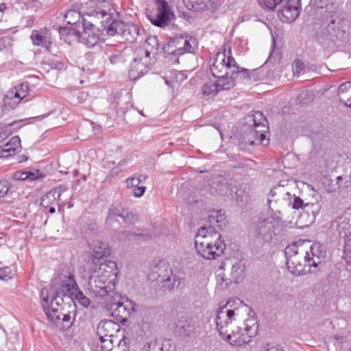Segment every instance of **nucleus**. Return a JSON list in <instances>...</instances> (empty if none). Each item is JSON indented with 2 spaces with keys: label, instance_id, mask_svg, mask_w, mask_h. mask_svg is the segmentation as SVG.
I'll return each instance as SVG.
<instances>
[{
  "label": "nucleus",
  "instance_id": "nucleus-15",
  "mask_svg": "<svg viewBox=\"0 0 351 351\" xmlns=\"http://www.w3.org/2000/svg\"><path fill=\"white\" fill-rule=\"evenodd\" d=\"M244 265L236 262L231 266V269L228 274L219 272L217 278L219 282L224 283L225 287H228L230 284L239 283L244 278Z\"/></svg>",
  "mask_w": 351,
  "mask_h": 351
},
{
  "label": "nucleus",
  "instance_id": "nucleus-23",
  "mask_svg": "<svg viewBox=\"0 0 351 351\" xmlns=\"http://www.w3.org/2000/svg\"><path fill=\"white\" fill-rule=\"evenodd\" d=\"M159 43L156 36H149L144 45L145 51H141V55L149 58L151 53L156 54L159 51Z\"/></svg>",
  "mask_w": 351,
  "mask_h": 351
},
{
  "label": "nucleus",
  "instance_id": "nucleus-6",
  "mask_svg": "<svg viewBox=\"0 0 351 351\" xmlns=\"http://www.w3.org/2000/svg\"><path fill=\"white\" fill-rule=\"evenodd\" d=\"M42 307L49 320L53 323L60 321L62 311L69 304L61 295L50 293L47 287L43 288L40 293Z\"/></svg>",
  "mask_w": 351,
  "mask_h": 351
},
{
  "label": "nucleus",
  "instance_id": "nucleus-29",
  "mask_svg": "<svg viewBox=\"0 0 351 351\" xmlns=\"http://www.w3.org/2000/svg\"><path fill=\"white\" fill-rule=\"evenodd\" d=\"M72 294V300L71 302V306H69V308L75 309V300L77 301L82 306L84 307H87L90 304V300L87 298L83 293L79 289V287H77V289Z\"/></svg>",
  "mask_w": 351,
  "mask_h": 351
},
{
  "label": "nucleus",
  "instance_id": "nucleus-30",
  "mask_svg": "<svg viewBox=\"0 0 351 351\" xmlns=\"http://www.w3.org/2000/svg\"><path fill=\"white\" fill-rule=\"evenodd\" d=\"M309 186H310L308 185V187ZM308 195H311L313 199L312 202H308V204L311 205V212L313 215L315 217L320 210L321 205L319 204V202L322 197L313 187H311V189L308 188Z\"/></svg>",
  "mask_w": 351,
  "mask_h": 351
},
{
  "label": "nucleus",
  "instance_id": "nucleus-62",
  "mask_svg": "<svg viewBox=\"0 0 351 351\" xmlns=\"http://www.w3.org/2000/svg\"><path fill=\"white\" fill-rule=\"evenodd\" d=\"M84 24H85L86 27L88 29H91L90 27H93V24L91 23L86 22L85 20L83 19H82V31H84Z\"/></svg>",
  "mask_w": 351,
  "mask_h": 351
},
{
  "label": "nucleus",
  "instance_id": "nucleus-55",
  "mask_svg": "<svg viewBox=\"0 0 351 351\" xmlns=\"http://www.w3.org/2000/svg\"><path fill=\"white\" fill-rule=\"evenodd\" d=\"M14 155L8 148L4 147V145L0 146V158H7L10 156Z\"/></svg>",
  "mask_w": 351,
  "mask_h": 351
},
{
  "label": "nucleus",
  "instance_id": "nucleus-27",
  "mask_svg": "<svg viewBox=\"0 0 351 351\" xmlns=\"http://www.w3.org/2000/svg\"><path fill=\"white\" fill-rule=\"evenodd\" d=\"M211 187L215 190L212 193L213 194H227V189L228 187L226 178L223 176L215 178L211 183Z\"/></svg>",
  "mask_w": 351,
  "mask_h": 351
},
{
  "label": "nucleus",
  "instance_id": "nucleus-25",
  "mask_svg": "<svg viewBox=\"0 0 351 351\" xmlns=\"http://www.w3.org/2000/svg\"><path fill=\"white\" fill-rule=\"evenodd\" d=\"M324 247L319 243H315L311 246V252L312 254V258L308 256V267H317L321 263L319 261H316L314 258H317L318 260L320 257L324 256V252L323 250Z\"/></svg>",
  "mask_w": 351,
  "mask_h": 351
},
{
  "label": "nucleus",
  "instance_id": "nucleus-26",
  "mask_svg": "<svg viewBox=\"0 0 351 351\" xmlns=\"http://www.w3.org/2000/svg\"><path fill=\"white\" fill-rule=\"evenodd\" d=\"M234 74L221 75V76L215 77L217 80L215 81L219 90H230L235 85Z\"/></svg>",
  "mask_w": 351,
  "mask_h": 351
},
{
  "label": "nucleus",
  "instance_id": "nucleus-5",
  "mask_svg": "<svg viewBox=\"0 0 351 351\" xmlns=\"http://www.w3.org/2000/svg\"><path fill=\"white\" fill-rule=\"evenodd\" d=\"M249 127L243 130V141L245 144L250 145H267L269 138L266 136L268 132L267 121L263 112L256 111L254 114L247 117Z\"/></svg>",
  "mask_w": 351,
  "mask_h": 351
},
{
  "label": "nucleus",
  "instance_id": "nucleus-11",
  "mask_svg": "<svg viewBox=\"0 0 351 351\" xmlns=\"http://www.w3.org/2000/svg\"><path fill=\"white\" fill-rule=\"evenodd\" d=\"M77 286L74 275L68 273L53 278L51 280V287L49 289L51 293L62 295L66 299L69 306H71V302H73L72 294H73L75 289H77Z\"/></svg>",
  "mask_w": 351,
  "mask_h": 351
},
{
  "label": "nucleus",
  "instance_id": "nucleus-60",
  "mask_svg": "<svg viewBox=\"0 0 351 351\" xmlns=\"http://www.w3.org/2000/svg\"><path fill=\"white\" fill-rule=\"evenodd\" d=\"M101 348L104 351H110V350L112 348H111L112 344H110L109 341H108L106 343L101 342Z\"/></svg>",
  "mask_w": 351,
  "mask_h": 351
},
{
  "label": "nucleus",
  "instance_id": "nucleus-52",
  "mask_svg": "<svg viewBox=\"0 0 351 351\" xmlns=\"http://www.w3.org/2000/svg\"><path fill=\"white\" fill-rule=\"evenodd\" d=\"M146 187L144 186H138L133 189L132 193V195L136 197H141L145 193Z\"/></svg>",
  "mask_w": 351,
  "mask_h": 351
},
{
  "label": "nucleus",
  "instance_id": "nucleus-36",
  "mask_svg": "<svg viewBox=\"0 0 351 351\" xmlns=\"http://www.w3.org/2000/svg\"><path fill=\"white\" fill-rule=\"evenodd\" d=\"M122 235H119V237L121 239L123 238H129L130 239L132 237H134V239L138 241V240H143V241H147L151 238L150 234L147 233H137V232H132L130 231L127 232H121Z\"/></svg>",
  "mask_w": 351,
  "mask_h": 351
},
{
  "label": "nucleus",
  "instance_id": "nucleus-8",
  "mask_svg": "<svg viewBox=\"0 0 351 351\" xmlns=\"http://www.w3.org/2000/svg\"><path fill=\"white\" fill-rule=\"evenodd\" d=\"M196 38L187 34H182L170 38L160 50L169 55L180 56L185 53H193L197 49Z\"/></svg>",
  "mask_w": 351,
  "mask_h": 351
},
{
  "label": "nucleus",
  "instance_id": "nucleus-50",
  "mask_svg": "<svg viewBox=\"0 0 351 351\" xmlns=\"http://www.w3.org/2000/svg\"><path fill=\"white\" fill-rule=\"evenodd\" d=\"M23 3L29 8H39L42 3L39 0H23Z\"/></svg>",
  "mask_w": 351,
  "mask_h": 351
},
{
  "label": "nucleus",
  "instance_id": "nucleus-40",
  "mask_svg": "<svg viewBox=\"0 0 351 351\" xmlns=\"http://www.w3.org/2000/svg\"><path fill=\"white\" fill-rule=\"evenodd\" d=\"M130 339L129 337H123L116 347L112 348L110 351H130L129 344Z\"/></svg>",
  "mask_w": 351,
  "mask_h": 351
},
{
  "label": "nucleus",
  "instance_id": "nucleus-39",
  "mask_svg": "<svg viewBox=\"0 0 351 351\" xmlns=\"http://www.w3.org/2000/svg\"><path fill=\"white\" fill-rule=\"evenodd\" d=\"M75 309L72 308V311H66V309L62 311V314L61 316L60 320L62 322L65 323V326L66 328H70L73 324V321H71L72 317H74L75 315Z\"/></svg>",
  "mask_w": 351,
  "mask_h": 351
},
{
  "label": "nucleus",
  "instance_id": "nucleus-28",
  "mask_svg": "<svg viewBox=\"0 0 351 351\" xmlns=\"http://www.w3.org/2000/svg\"><path fill=\"white\" fill-rule=\"evenodd\" d=\"M104 51L106 58H108L110 62L113 64L123 60L122 53L117 50L114 46H106L104 49Z\"/></svg>",
  "mask_w": 351,
  "mask_h": 351
},
{
  "label": "nucleus",
  "instance_id": "nucleus-18",
  "mask_svg": "<svg viewBox=\"0 0 351 351\" xmlns=\"http://www.w3.org/2000/svg\"><path fill=\"white\" fill-rule=\"evenodd\" d=\"M30 38L34 45L42 47L49 51L51 45V37L48 30L45 29L39 31L33 30Z\"/></svg>",
  "mask_w": 351,
  "mask_h": 351
},
{
  "label": "nucleus",
  "instance_id": "nucleus-37",
  "mask_svg": "<svg viewBox=\"0 0 351 351\" xmlns=\"http://www.w3.org/2000/svg\"><path fill=\"white\" fill-rule=\"evenodd\" d=\"M220 91L217 86L216 82H208L206 83L202 87V92L204 95H207L208 97L215 96L217 92Z\"/></svg>",
  "mask_w": 351,
  "mask_h": 351
},
{
  "label": "nucleus",
  "instance_id": "nucleus-4",
  "mask_svg": "<svg viewBox=\"0 0 351 351\" xmlns=\"http://www.w3.org/2000/svg\"><path fill=\"white\" fill-rule=\"evenodd\" d=\"M228 306H230V301L226 304L219 308L217 311L216 317V325L219 335L226 341H230L231 335L236 333H240L242 336L246 335L248 338L254 337L258 332V324L254 319H248L244 323V328L241 330L240 327H237V330L232 328V324L234 319V310L228 308Z\"/></svg>",
  "mask_w": 351,
  "mask_h": 351
},
{
  "label": "nucleus",
  "instance_id": "nucleus-56",
  "mask_svg": "<svg viewBox=\"0 0 351 351\" xmlns=\"http://www.w3.org/2000/svg\"><path fill=\"white\" fill-rule=\"evenodd\" d=\"M27 171H16L12 174V178L16 180H25Z\"/></svg>",
  "mask_w": 351,
  "mask_h": 351
},
{
  "label": "nucleus",
  "instance_id": "nucleus-13",
  "mask_svg": "<svg viewBox=\"0 0 351 351\" xmlns=\"http://www.w3.org/2000/svg\"><path fill=\"white\" fill-rule=\"evenodd\" d=\"M110 254V249L106 242L94 240L89 245V255L88 256V269L93 265H99V261L108 257Z\"/></svg>",
  "mask_w": 351,
  "mask_h": 351
},
{
  "label": "nucleus",
  "instance_id": "nucleus-14",
  "mask_svg": "<svg viewBox=\"0 0 351 351\" xmlns=\"http://www.w3.org/2000/svg\"><path fill=\"white\" fill-rule=\"evenodd\" d=\"M154 1L157 5V13L148 15V19L154 25L163 27L167 25L172 14L170 6L165 0H154Z\"/></svg>",
  "mask_w": 351,
  "mask_h": 351
},
{
  "label": "nucleus",
  "instance_id": "nucleus-46",
  "mask_svg": "<svg viewBox=\"0 0 351 351\" xmlns=\"http://www.w3.org/2000/svg\"><path fill=\"white\" fill-rule=\"evenodd\" d=\"M25 177L27 178V180L32 181L38 179H42L45 177V175L41 173L39 170L34 169L33 171H27Z\"/></svg>",
  "mask_w": 351,
  "mask_h": 351
},
{
  "label": "nucleus",
  "instance_id": "nucleus-16",
  "mask_svg": "<svg viewBox=\"0 0 351 351\" xmlns=\"http://www.w3.org/2000/svg\"><path fill=\"white\" fill-rule=\"evenodd\" d=\"M119 328V325L114 321H101L97 328V332L100 338L101 342L106 343L109 341L110 344H112L114 333L118 332Z\"/></svg>",
  "mask_w": 351,
  "mask_h": 351
},
{
  "label": "nucleus",
  "instance_id": "nucleus-45",
  "mask_svg": "<svg viewBox=\"0 0 351 351\" xmlns=\"http://www.w3.org/2000/svg\"><path fill=\"white\" fill-rule=\"evenodd\" d=\"M59 33L61 36L64 35L69 36H79L80 34V30L79 29H76V27L69 28L67 27H60Z\"/></svg>",
  "mask_w": 351,
  "mask_h": 351
},
{
  "label": "nucleus",
  "instance_id": "nucleus-49",
  "mask_svg": "<svg viewBox=\"0 0 351 351\" xmlns=\"http://www.w3.org/2000/svg\"><path fill=\"white\" fill-rule=\"evenodd\" d=\"M121 218L123 219V221L128 224L133 223L135 220L134 215L132 212L128 210L124 211Z\"/></svg>",
  "mask_w": 351,
  "mask_h": 351
},
{
  "label": "nucleus",
  "instance_id": "nucleus-2",
  "mask_svg": "<svg viewBox=\"0 0 351 351\" xmlns=\"http://www.w3.org/2000/svg\"><path fill=\"white\" fill-rule=\"evenodd\" d=\"M311 6L315 7L316 12L324 16V19L317 32L320 42L337 40L345 42L350 36V26L348 21L339 17H335L334 5L331 0H311Z\"/></svg>",
  "mask_w": 351,
  "mask_h": 351
},
{
  "label": "nucleus",
  "instance_id": "nucleus-59",
  "mask_svg": "<svg viewBox=\"0 0 351 351\" xmlns=\"http://www.w3.org/2000/svg\"><path fill=\"white\" fill-rule=\"evenodd\" d=\"M125 164H126V162H125V160H121V161H120V162L118 163L117 167H116L115 168H114V169L112 170L111 173H112V174H114V175L118 174V173L121 171V167H122L123 166H124Z\"/></svg>",
  "mask_w": 351,
  "mask_h": 351
},
{
  "label": "nucleus",
  "instance_id": "nucleus-42",
  "mask_svg": "<svg viewBox=\"0 0 351 351\" xmlns=\"http://www.w3.org/2000/svg\"><path fill=\"white\" fill-rule=\"evenodd\" d=\"M258 69H254V70L250 71L248 69L239 67V71L234 73V75H241V77L243 78H248V79L253 78L255 80H256L255 75L258 73Z\"/></svg>",
  "mask_w": 351,
  "mask_h": 351
},
{
  "label": "nucleus",
  "instance_id": "nucleus-12",
  "mask_svg": "<svg viewBox=\"0 0 351 351\" xmlns=\"http://www.w3.org/2000/svg\"><path fill=\"white\" fill-rule=\"evenodd\" d=\"M211 62L210 66L213 77L234 74L239 71V66L234 59L230 54L227 56L225 51L217 53Z\"/></svg>",
  "mask_w": 351,
  "mask_h": 351
},
{
  "label": "nucleus",
  "instance_id": "nucleus-61",
  "mask_svg": "<svg viewBox=\"0 0 351 351\" xmlns=\"http://www.w3.org/2000/svg\"><path fill=\"white\" fill-rule=\"evenodd\" d=\"M68 189L67 187L64 186H59L55 189H53L52 190H56V191H58L60 192V197L61 196V194L62 193H63L64 191H66V190Z\"/></svg>",
  "mask_w": 351,
  "mask_h": 351
},
{
  "label": "nucleus",
  "instance_id": "nucleus-43",
  "mask_svg": "<svg viewBox=\"0 0 351 351\" xmlns=\"http://www.w3.org/2000/svg\"><path fill=\"white\" fill-rule=\"evenodd\" d=\"M178 333L183 337H189L194 332V329L189 324H185L182 326H178Z\"/></svg>",
  "mask_w": 351,
  "mask_h": 351
},
{
  "label": "nucleus",
  "instance_id": "nucleus-22",
  "mask_svg": "<svg viewBox=\"0 0 351 351\" xmlns=\"http://www.w3.org/2000/svg\"><path fill=\"white\" fill-rule=\"evenodd\" d=\"M273 219L263 218L261 219L256 224L255 228V233L257 236H261L265 238L270 234L273 228Z\"/></svg>",
  "mask_w": 351,
  "mask_h": 351
},
{
  "label": "nucleus",
  "instance_id": "nucleus-3",
  "mask_svg": "<svg viewBox=\"0 0 351 351\" xmlns=\"http://www.w3.org/2000/svg\"><path fill=\"white\" fill-rule=\"evenodd\" d=\"M88 270L90 274L87 288L89 293L95 298L105 299L106 302L117 293L114 289L118 269L114 261H105L99 265L89 267Z\"/></svg>",
  "mask_w": 351,
  "mask_h": 351
},
{
  "label": "nucleus",
  "instance_id": "nucleus-31",
  "mask_svg": "<svg viewBox=\"0 0 351 351\" xmlns=\"http://www.w3.org/2000/svg\"><path fill=\"white\" fill-rule=\"evenodd\" d=\"M288 270L295 275H302L304 274L305 265L301 263L298 258L288 259L286 263Z\"/></svg>",
  "mask_w": 351,
  "mask_h": 351
},
{
  "label": "nucleus",
  "instance_id": "nucleus-63",
  "mask_svg": "<svg viewBox=\"0 0 351 351\" xmlns=\"http://www.w3.org/2000/svg\"><path fill=\"white\" fill-rule=\"evenodd\" d=\"M137 178H139V181L141 183L146 180L147 176L141 174H137Z\"/></svg>",
  "mask_w": 351,
  "mask_h": 351
},
{
  "label": "nucleus",
  "instance_id": "nucleus-1",
  "mask_svg": "<svg viewBox=\"0 0 351 351\" xmlns=\"http://www.w3.org/2000/svg\"><path fill=\"white\" fill-rule=\"evenodd\" d=\"M226 217L221 210H211L208 220L209 226H202L197 231L195 245L199 255L205 259L215 260L221 256L226 247L218 229L224 223Z\"/></svg>",
  "mask_w": 351,
  "mask_h": 351
},
{
  "label": "nucleus",
  "instance_id": "nucleus-48",
  "mask_svg": "<svg viewBox=\"0 0 351 351\" xmlns=\"http://www.w3.org/2000/svg\"><path fill=\"white\" fill-rule=\"evenodd\" d=\"M125 182L128 187H131L133 189L138 186L141 183L139 178H137V174H134V176L126 179Z\"/></svg>",
  "mask_w": 351,
  "mask_h": 351
},
{
  "label": "nucleus",
  "instance_id": "nucleus-54",
  "mask_svg": "<svg viewBox=\"0 0 351 351\" xmlns=\"http://www.w3.org/2000/svg\"><path fill=\"white\" fill-rule=\"evenodd\" d=\"M290 204H291L292 208L294 209H299L303 206L302 199L299 197L295 196V195H293V202L292 203L290 202Z\"/></svg>",
  "mask_w": 351,
  "mask_h": 351
},
{
  "label": "nucleus",
  "instance_id": "nucleus-33",
  "mask_svg": "<svg viewBox=\"0 0 351 351\" xmlns=\"http://www.w3.org/2000/svg\"><path fill=\"white\" fill-rule=\"evenodd\" d=\"M180 285V282L176 276L171 274L169 276V278H165V280L160 284V289L163 291L169 290L171 291L175 287H178Z\"/></svg>",
  "mask_w": 351,
  "mask_h": 351
},
{
  "label": "nucleus",
  "instance_id": "nucleus-34",
  "mask_svg": "<svg viewBox=\"0 0 351 351\" xmlns=\"http://www.w3.org/2000/svg\"><path fill=\"white\" fill-rule=\"evenodd\" d=\"M305 240H299L296 242L293 243L291 245H289L285 250V254L287 258V262H288V259H293V258H298L296 255L298 253V247H300L304 245Z\"/></svg>",
  "mask_w": 351,
  "mask_h": 351
},
{
  "label": "nucleus",
  "instance_id": "nucleus-19",
  "mask_svg": "<svg viewBox=\"0 0 351 351\" xmlns=\"http://www.w3.org/2000/svg\"><path fill=\"white\" fill-rule=\"evenodd\" d=\"M189 10L201 12L205 10H214L219 5L218 0H183Z\"/></svg>",
  "mask_w": 351,
  "mask_h": 351
},
{
  "label": "nucleus",
  "instance_id": "nucleus-10",
  "mask_svg": "<svg viewBox=\"0 0 351 351\" xmlns=\"http://www.w3.org/2000/svg\"><path fill=\"white\" fill-rule=\"evenodd\" d=\"M109 21V23H104L102 26L110 36L119 34L125 40L132 43L135 40L139 35V28L134 24H125L121 21L119 20V12L117 17L110 18Z\"/></svg>",
  "mask_w": 351,
  "mask_h": 351
},
{
  "label": "nucleus",
  "instance_id": "nucleus-21",
  "mask_svg": "<svg viewBox=\"0 0 351 351\" xmlns=\"http://www.w3.org/2000/svg\"><path fill=\"white\" fill-rule=\"evenodd\" d=\"M171 272L172 270L169 266L165 263L160 265H156L150 274V278L152 280H156L160 284L165 278H169V276L171 274Z\"/></svg>",
  "mask_w": 351,
  "mask_h": 351
},
{
  "label": "nucleus",
  "instance_id": "nucleus-35",
  "mask_svg": "<svg viewBox=\"0 0 351 351\" xmlns=\"http://www.w3.org/2000/svg\"><path fill=\"white\" fill-rule=\"evenodd\" d=\"M65 20H67V23L71 25H73L76 27L80 26V20L81 18L80 13L74 10H69L64 15Z\"/></svg>",
  "mask_w": 351,
  "mask_h": 351
},
{
  "label": "nucleus",
  "instance_id": "nucleus-57",
  "mask_svg": "<svg viewBox=\"0 0 351 351\" xmlns=\"http://www.w3.org/2000/svg\"><path fill=\"white\" fill-rule=\"evenodd\" d=\"M11 269L9 267L0 268V279L10 278Z\"/></svg>",
  "mask_w": 351,
  "mask_h": 351
},
{
  "label": "nucleus",
  "instance_id": "nucleus-38",
  "mask_svg": "<svg viewBox=\"0 0 351 351\" xmlns=\"http://www.w3.org/2000/svg\"><path fill=\"white\" fill-rule=\"evenodd\" d=\"M4 147L8 148L9 150L15 154L16 152H19V149H21V139L19 136H13L9 142L4 145Z\"/></svg>",
  "mask_w": 351,
  "mask_h": 351
},
{
  "label": "nucleus",
  "instance_id": "nucleus-32",
  "mask_svg": "<svg viewBox=\"0 0 351 351\" xmlns=\"http://www.w3.org/2000/svg\"><path fill=\"white\" fill-rule=\"evenodd\" d=\"M60 199V192L56 190H51L41 199L40 204L44 208H49Z\"/></svg>",
  "mask_w": 351,
  "mask_h": 351
},
{
  "label": "nucleus",
  "instance_id": "nucleus-41",
  "mask_svg": "<svg viewBox=\"0 0 351 351\" xmlns=\"http://www.w3.org/2000/svg\"><path fill=\"white\" fill-rule=\"evenodd\" d=\"M16 89L15 97L22 99L27 96L29 92V84L27 82L21 83L19 87H16Z\"/></svg>",
  "mask_w": 351,
  "mask_h": 351
},
{
  "label": "nucleus",
  "instance_id": "nucleus-9",
  "mask_svg": "<svg viewBox=\"0 0 351 351\" xmlns=\"http://www.w3.org/2000/svg\"><path fill=\"white\" fill-rule=\"evenodd\" d=\"M105 307L117 323L126 322L128 317L134 311V302L119 293L107 300Z\"/></svg>",
  "mask_w": 351,
  "mask_h": 351
},
{
  "label": "nucleus",
  "instance_id": "nucleus-58",
  "mask_svg": "<svg viewBox=\"0 0 351 351\" xmlns=\"http://www.w3.org/2000/svg\"><path fill=\"white\" fill-rule=\"evenodd\" d=\"M10 134L9 129L7 128H0V142L4 141L7 138Z\"/></svg>",
  "mask_w": 351,
  "mask_h": 351
},
{
  "label": "nucleus",
  "instance_id": "nucleus-47",
  "mask_svg": "<svg viewBox=\"0 0 351 351\" xmlns=\"http://www.w3.org/2000/svg\"><path fill=\"white\" fill-rule=\"evenodd\" d=\"M293 75H299L304 69V64L298 58H295L292 64Z\"/></svg>",
  "mask_w": 351,
  "mask_h": 351
},
{
  "label": "nucleus",
  "instance_id": "nucleus-24",
  "mask_svg": "<svg viewBox=\"0 0 351 351\" xmlns=\"http://www.w3.org/2000/svg\"><path fill=\"white\" fill-rule=\"evenodd\" d=\"M338 96L341 102L351 108V82H346L339 86Z\"/></svg>",
  "mask_w": 351,
  "mask_h": 351
},
{
  "label": "nucleus",
  "instance_id": "nucleus-44",
  "mask_svg": "<svg viewBox=\"0 0 351 351\" xmlns=\"http://www.w3.org/2000/svg\"><path fill=\"white\" fill-rule=\"evenodd\" d=\"M124 210L121 204H114L111 206L108 211V216L111 217H120L123 215Z\"/></svg>",
  "mask_w": 351,
  "mask_h": 351
},
{
  "label": "nucleus",
  "instance_id": "nucleus-20",
  "mask_svg": "<svg viewBox=\"0 0 351 351\" xmlns=\"http://www.w3.org/2000/svg\"><path fill=\"white\" fill-rule=\"evenodd\" d=\"M77 37L88 47H95L99 40V34L93 32L92 29L86 28L85 24H84V31H80V35Z\"/></svg>",
  "mask_w": 351,
  "mask_h": 351
},
{
  "label": "nucleus",
  "instance_id": "nucleus-64",
  "mask_svg": "<svg viewBox=\"0 0 351 351\" xmlns=\"http://www.w3.org/2000/svg\"><path fill=\"white\" fill-rule=\"evenodd\" d=\"M6 8V5L5 3L0 4V17L2 16V13Z\"/></svg>",
  "mask_w": 351,
  "mask_h": 351
},
{
  "label": "nucleus",
  "instance_id": "nucleus-7",
  "mask_svg": "<svg viewBox=\"0 0 351 351\" xmlns=\"http://www.w3.org/2000/svg\"><path fill=\"white\" fill-rule=\"evenodd\" d=\"M261 7L272 10L281 5L278 16L282 22H293L300 12V0H258Z\"/></svg>",
  "mask_w": 351,
  "mask_h": 351
},
{
  "label": "nucleus",
  "instance_id": "nucleus-51",
  "mask_svg": "<svg viewBox=\"0 0 351 351\" xmlns=\"http://www.w3.org/2000/svg\"><path fill=\"white\" fill-rule=\"evenodd\" d=\"M9 190V183L7 180L0 181V197H4Z\"/></svg>",
  "mask_w": 351,
  "mask_h": 351
},
{
  "label": "nucleus",
  "instance_id": "nucleus-17",
  "mask_svg": "<svg viewBox=\"0 0 351 351\" xmlns=\"http://www.w3.org/2000/svg\"><path fill=\"white\" fill-rule=\"evenodd\" d=\"M148 58L143 55H141V57L134 58L128 72L129 78L131 80H136L145 74L148 71Z\"/></svg>",
  "mask_w": 351,
  "mask_h": 351
},
{
  "label": "nucleus",
  "instance_id": "nucleus-53",
  "mask_svg": "<svg viewBox=\"0 0 351 351\" xmlns=\"http://www.w3.org/2000/svg\"><path fill=\"white\" fill-rule=\"evenodd\" d=\"M307 92L304 91L301 93L299 95H298L296 98V102L298 104H300L301 106L305 105L307 101Z\"/></svg>",
  "mask_w": 351,
  "mask_h": 351
}]
</instances>
